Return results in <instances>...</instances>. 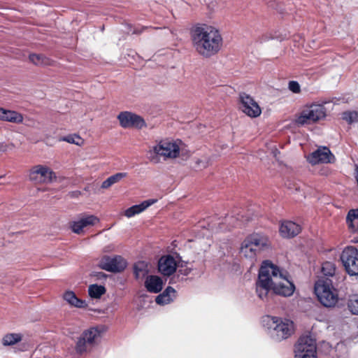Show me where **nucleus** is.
<instances>
[{
    "mask_svg": "<svg viewBox=\"0 0 358 358\" xmlns=\"http://www.w3.org/2000/svg\"><path fill=\"white\" fill-rule=\"evenodd\" d=\"M229 219H231V217H227V218H226V221H227V222H228Z\"/></svg>",
    "mask_w": 358,
    "mask_h": 358,
    "instance_id": "obj_39",
    "label": "nucleus"
},
{
    "mask_svg": "<svg viewBox=\"0 0 358 358\" xmlns=\"http://www.w3.org/2000/svg\"><path fill=\"white\" fill-rule=\"evenodd\" d=\"M241 109L250 117H257L262 113L258 103L249 95L243 93L240 94Z\"/></svg>",
    "mask_w": 358,
    "mask_h": 358,
    "instance_id": "obj_16",
    "label": "nucleus"
},
{
    "mask_svg": "<svg viewBox=\"0 0 358 358\" xmlns=\"http://www.w3.org/2000/svg\"><path fill=\"white\" fill-rule=\"evenodd\" d=\"M347 223L352 231H358V208L350 210L348 212Z\"/></svg>",
    "mask_w": 358,
    "mask_h": 358,
    "instance_id": "obj_25",
    "label": "nucleus"
},
{
    "mask_svg": "<svg viewBox=\"0 0 358 358\" xmlns=\"http://www.w3.org/2000/svg\"><path fill=\"white\" fill-rule=\"evenodd\" d=\"M263 322L275 341L287 339L294 332V322L288 319L266 315L264 317Z\"/></svg>",
    "mask_w": 358,
    "mask_h": 358,
    "instance_id": "obj_4",
    "label": "nucleus"
},
{
    "mask_svg": "<svg viewBox=\"0 0 358 358\" xmlns=\"http://www.w3.org/2000/svg\"><path fill=\"white\" fill-rule=\"evenodd\" d=\"M269 247V241L266 236L260 234H253L243 241L240 253L247 259H255L257 252Z\"/></svg>",
    "mask_w": 358,
    "mask_h": 358,
    "instance_id": "obj_6",
    "label": "nucleus"
},
{
    "mask_svg": "<svg viewBox=\"0 0 358 358\" xmlns=\"http://www.w3.org/2000/svg\"><path fill=\"white\" fill-rule=\"evenodd\" d=\"M295 358H317L316 343L310 336H301L294 348Z\"/></svg>",
    "mask_w": 358,
    "mask_h": 358,
    "instance_id": "obj_9",
    "label": "nucleus"
},
{
    "mask_svg": "<svg viewBox=\"0 0 358 358\" xmlns=\"http://www.w3.org/2000/svg\"><path fill=\"white\" fill-rule=\"evenodd\" d=\"M177 263L172 256H163L159 259L158 269L162 275L169 276L175 273Z\"/></svg>",
    "mask_w": 358,
    "mask_h": 358,
    "instance_id": "obj_17",
    "label": "nucleus"
},
{
    "mask_svg": "<svg viewBox=\"0 0 358 358\" xmlns=\"http://www.w3.org/2000/svg\"><path fill=\"white\" fill-rule=\"evenodd\" d=\"M175 297L176 290L172 287L169 286L156 297L155 301L159 305H166L172 302Z\"/></svg>",
    "mask_w": 358,
    "mask_h": 358,
    "instance_id": "obj_23",
    "label": "nucleus"
},
{
    "mask_svg": "<svg viewBox=\"0 0 358 358\" xmlns=\"http://www.w3.org/2000/svg\"><path fill=\"white\" fill-rule=\"evenodd\" d=\"M99 222V219L93 215H81L69 223L71 231L77 234L83 232L85 228L96 225Z\"/></svg>",
    "mask_w": 358,
    "mask_h": 358,
    "instance_id": "obj_13",
    "label": "nucleus"
},
{
    "mask_svg": "<svg viewBox=\"0 0 358 358\" xmlns=\"http://www.w3.org/2000/svg\"><path fill=\"white\" fill-rule=\"evenodd\" d=\"M315 293L320 303L326 307H333L338 302L337 290L328 278L318 280L315 284Z\"/></svg>",
    "mask_w": 358,
    "mask_h": 358,
    "instance_id": "obj_7",
    "label": "nucleus"
},
{
    "mask_svg": "<svg viewBox=\"0 0 358 358\" xmlns=\"http://www.w3.org/2000/svg\"><path fill=\"white\" fill-rule=\"evenodd\" d=\"M288 89L293 93L298 94L301 92L300 85L297 81L292 80L288 83Z\"/></svg>",
    "mask_w": 358,
    "mask_h": 358,
    "instance_id": "obj_35",
    "label": "nucleus"
},
{
    "mask_svg": "<svg viewBox=\"0 0 358 358\" xmlns=\"http://www.w3.org/2000/svg\"><path fill=\"white\" fill-rule=\"evenodd\" d=\"M209 159L206 157L201 158L194 159V164L192 165L193 169L196 171H200L203 169L206 168L209 165Z\"/></svg>",
    "mask_w": 358,
    "mask_h": 358,
    "instance_id": "obj_29",
    "label": "nucleus"
},
{
    "mask_svg": "<svg viewBox=\"0 0 358 358\" xmlns=\"http://www.w3.org/2000/svg\"><path fill=\"white\" fill-rule=\"evenodd\" d=\"M101 332L97 327H91L84 331L77 338L75 350L79 355L90 351L101 337Z\"/></svg>",
    "mask_w": 358,
    "mask_h": 358,
    "instance_id": "obj_8",
    "label": "nucleus"
},
{
    "mask_svg": "<svg viewBox=\"0 0 358 358\" xmlns=\"http://www.w3.org/2000/svg\"><path fill=\"white\" fill-rule=\"evenodd\" d=\"M29 60L36 65H47L49 63L48 58L39 54L30 55Z\"/></svg>",
    "mask_w": 358,
    "mask_h": 358,
    "instance_id": "obj_31",
    "label": "nucleus"
},
{
    "mask_svg": "<svg viewBox=\"0 0 358 358\" xmlns=\"http://www.w3.org/2000/svg\"><path fill=\"white\" fill-rule=\"evenodd\" d=\"M301 227L292 221H283L279 228V232L282 237L290 238L298 235L301 231Z\"/></svg>",
    "mask_w": 358,
    "mask_h": 358,
    "instance_id": "obj_18",
    "label": "nucleus"
},
{
    "mask_svg": "<svg viewBox=\"0 0 358 358\" xmlns=\"http://www.w3.org/2000/svg\"><path fill=\"white\" fill-rule=\"evenodd\" d=\"M150 264L145 261H138L134 265V273L136 279H143L148 276Z\"/></svg>",
    "mask_w": 358,
    "mask_h": 358,
    "instance_id": "obj_24",
    "label": "nucleus"
},
{
    "mask_svg": "<svg viewBox=\"0 0 358 358\" xmlns=\"http://www.w3.org/2000/svg\"><path fill=\"white\" fill-rule=\"evenodd\" d=\"M162 279L157 275H148L145 280V287L150 293H159L163 288Z\"/></svg>",
    "mask_w": 358,
    "mask_h": 358,
    "instance_id": "obj_21",
    "label": "nucleus"
},
{
    "mask_svg": "<svg viewBox=\"0 0 358 358\" xmlns=\"http://www.w3.org/2000/svg\"><path fill=\"white\" fill-rule=\"evenodd\" d=\"M13 124H23L24 121V115L17 110L3 108L1 120Z\"/></svg>",
    "mask_w": 358,
    "mask_h": 358,
    "instance_id": "obj_22",
    "label": "nucleus"
},
{
    "mask_svg": "<svg viewBox=\"0 0 358 358\" xmlns=\"http://www.w3.org/2000/svg\"><path fill=\"white\" fill-rule=\"evenodd\" d=\"M342 263L350 275H358V250L354 247H347L341 255Z\"/></svg>",
    "mask_w": 358,
    "mask_h": 358,
    "instance_id": "obj_10",
    "label": "nucleus"
},
{
    "mask_svg": "<svg viewBox=\"0 0 358 358\" xmlns=\"http://www.w3.org/2000/svg\"><path fill=\"white\" fill-rule=\"evenodd\" d=\"M61 141L76 144L77 145H81L83 143V140L79 136L76 134L64 136L61 138Z\"/></svg>",
    "mask_w": 358,
    "mask_h": 358,
    "instance_id": "obj_33",
    "label": "nucleus"
},
{
    "mask_svg": "<svg viewBox=\"0 0 358 358\" xmlns=\"http://www.w3.org/2000/svg\"><path fill=\"white\" fill-rule=\"evenodd\" d=\"M336 271L335 265L332 262H327L322 266V272L325 276H333Z\"/></svg>",
    "mask_w": 358,
    "mask_h": 358,
    "instance_id": "obj_32",
    "label": "nucleus"
},
{
    "mask_svg": "<svg viewBox=\"0 0 358 358\" xmlns=\"http://www.w3.org/2000/svg\"><path fill=\"white\" fill-rule=\"evenodd\" d=\"M325 103H311L304 105L296 115L295 124L298 126H305L316 123L324 120L327 116Z\"/></svg>",
    "mask_w": 358,
    "mask_h": 358,
    "instance_id": "obj_5",
    "label": "nucleus"
},
{
    "mask_svg": "<svg viewBox=\"0 0 358 358\" xmlns=\"http://www.w3.org/2000/svg\"><path fill=\"white\" fill-rule=\"evenodd\" d=\"M348 306L352 313L358 315V294H352L350 296Z\"/></svg>",
    "mask_w": 358,
    "mask_h": 358,
    "instance_id": "obj_30",
    "label": "nucleus"
},
{
    "mask_svg": "<svg viewBox=\"0 0 358 358\" xmlns=\"http://www.w3.org/2000/svg\"><path fill=\"white\" fill-rule=\"evenodd\" d=\"M150 151L164 160L173 159L178 157L187 158L189 156V152L187 150L185 145L180 140H162L152 146Z\"/></svg>",
    "mask_w": 358,
    "mask_h": 358,
    "instance_id": "obj_3",
    "label": "nucleus"
},
{
    "mask_svg": "<svg viewBox=\"0 0 358 358\" xmlns=\"http://www.w3.org/2000/svg\"><path fill=\"white\" fill-rule=\"evenodd\" d=\"M106 288L103 285H99L97 284L90 285L88 287L89 296L92 299H99L101 296L106 293Z\"/></svg>",
    "mask_w": 358,
    "mask_h": 358,
    "instance_id": "obj_27",
    "label": "nucleus"
},
{
    "mask_svg": "<svg viewBox=\"0 0 358 358\" xmlns=\"http://www.w3.org/2000/svg\"><path fill=\"white\" fill-rule=\"evenodd\" d=\"M342 118L348 123L351 124L352 122L357 121L358 114L355 111L344 112L342 114Z\"/></svg>",
    "mask_w": 358,
    "mask_h": 358,
    "instance_id": "obj_34",
    "label": "nucleus"
},
{
    "mask_svg": "<svg viewBox=\"0 0 358 358\" xmlns=\"http://www.w3.org/2000/svg\"><path fill=\"white\" fill-rule=\"evenodd\" d=\"M307 161L312 165L329 164L335 162V157L331 150L325 146L319 147L306 157Z\"/></svg>",
    "mask_w": 358,
    "mask_h": 358,
    "instance_id": "obj_14",
    "label": "nucleus"
},
{
    "mask_svg": "<svg viewBox=\"0 0 358 358\" xmlns=\"http://www.w3.org/2000/svg\"><path fill=\"white\" fill-rule=\"evenodd\" d=\"M98 266L103 270L118 273L122 271L127 266V262L121 256H103L99 261Z\"/></svg>",
    "mask_w": 358,
    "mask_h": 358,
    "instance_id": "obj_12",
    "label": "nucleus"
},
{
    "mask_svg": "<svg viewBox=\"0 0 358 358\" xmlns=\"http://www.w3.org/2000/svg\"><path fill=\"white\" fill-rule=\"evenodd\" d=\"M191 40L196 52L206 58L217 54L223 45L220 30L206 24H197L192 29Z\"/></svg>",
    "mask_w": 358,
    "mask_h": 358,
    "instance_id": "obj_2",
    "label": "nucleus"
},
{
    "mask_svg": "<svg viewBox=\"0 0 358 358\" xmlns=\"http://www.w3.org/2000/svg\"><path fill=\"white\" fill-rule=\"evenodd\" d=\"M3 108L0 107V120H1L2 113H3Z\"/></svg>",
    "mask_w": 358,
    "mask_h": 358,
    "instance_id": "obj_38",
    "label": "nucleus"
},
{
    "mask_svg": "<svg viewBox=\"0 0 358 358\" xmlns=\"http://www.w3.org/2000/svg\"><path fill=\"white\" fill-rule=\"evenodd\" d=\"M22 336L20 334L11 333L6 334L2 338V344L4 346L13 345L22 341Z\"/></svg>",
    "mask_w": 358,
    "mask_h": 358,
    "instance_id": "obj_28",
    "label": "nucleus"
},
{
    "mask_svg": "<svg viewBox=\"0 0 358 358\" xmlns=\"http://www.w3.org/2000/svg\"><path fill=\"white\" fill-rule=\"evenodd\" d=\"M117 119L120 126L123 128L141 129L145 126V122L141 116L131 112H121L117 115Z\"/></svg>",
    "mask_w": 358,
    "mask_h": 358,
    "instance_id": "obj_15",
    "label": "nucleus"
},
{
    "mask_svg": "<svg viewBox=\"0 0 358 358\" xmlns=\"http://www.w3.org/2000/svg\"><path fill=\"white\" fill-rule=\"evenodd\" d=\"M127 176V173L120 172L117 173L110 177H108L106 180H105L101 184V188L108 189L111 187L113 185L120 182L122 179L126 178Z\"/></svg>",
    "mask_w": 358,
    "mask_h": 358,
    "instance_id": "obj_26",
    "label": "nucleus"
},
{
    "mask_svg": "<svg viewBox=\"0 0 358 358\" xmlns=\"http://www.w3.org/2000/svg\"><path fill=\"white\" fill-rule=\"evenodd\" d=\"M157 201V199H148L143 201L139 204L132 206L130 208H127L124 211V215L128 218L132 217L136 215H138L141 213L143 212L148 207L155 203Z\"/></svg>",
    "mask_w": 358,
    "mask_h": 358,
    "instance_id": "obj_20",
    "label": "nucleus"
},
{
    "mask_svg": "<svg viewBox=\"0 0 358 358\" xmlns=\"http://www.w3.org/2000/svg\"><path fill=\"white\" fill-rule=\"evenodd\" d=\"M27 127H35V124H36V122L34 119L32 118H29V117H26L25 118V122H23Z\"/></svg>",
    "mask_w": 358,
    "mask_h": 358,
    "instance_id": "obj_36",
    "label": "nucleus"
},
{
    "mask_svg": "<svg viewBox=\"0 0 358 358\" xmlns=\"http://www.w3.org/2000/svg\"><path fill=\"white\" fill-rule=\"evenodd\" d=\"M29 179L35 183H50L55 178V173L44 165L34 166L29 172Z\"/></svg>",
    "mask_w": 358,
    "mask_h": 358,
    "instance_id": "obj_11",
    "label": "nucleus"
},
{
    "mask_svg": "<svg viewBox=\"0 0 358 358\" xmlns=\"http://www.w3.org/2000/svg\"><path fill=\"white\" fill-rule=\"evenodd\" d=\"M271 38H273V37L266 34V35H264L263 36L262 41H268V40L271 39Z\"/></svg>",
    "mask_w": 358,
    "mask_h": 358,
    "instance_id": "obj_37",
    "label": "nucleus"
},
{
    "mask_svg": "<svg viewBox=\"0 0 358 358\" xmlns=\"http://www.w3.org/2000/svg\"><path fill=\"white\" fill-rule=\"evenodd\" d=\"M62 298L71 307L86 308L88 306L86 301L78 298L75 292L71 290L66 291Z\"/></svg>",
    "mask_w": 358,
    "mask_h": 358,
    "instance_id": "obj_19",
    "label": "nucleus"
},
{
    "mask_svg": "<svg viewBox=\"0 0 358 358\" xmlns=\"http://www.w3.org/2000/svg\"><path fill=\"white\" fill-rule=\"evenodd\" d=\"M295 285L287 278L286 272L269 260L262 262L255 282V293L262 301L268 298L269 292L283 297L291 296Z\"/></svg>",
    "mask_w": 358,
    "mask_h": 358,
    "instance_id": "obj_1",
    "label": "nucleus"
}]
</instances>
